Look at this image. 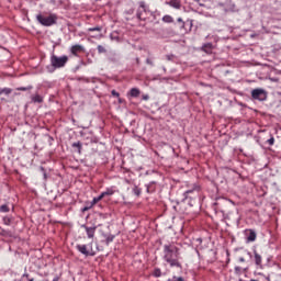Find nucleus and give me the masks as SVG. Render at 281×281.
<instances>
[{"mask_svg": "<svg viewBox=\"0 0 281 281\" xmlns=\"http://www.w3.org/2000/svg\"><path fill=\"white\" fill-rule=\"evenodd\" d=\"M199 192H201V187H199V184H193L191 189L184 192L183 196L184 199H194Z\"/></svg>", "mask_w": 281, "mask_h": 281, "instance_id": "nucleus-6", "label": "nucleus"}, {"mask_svg": "<svg viewBox=\"0 0 281 281\" xmlns=\"http://www.w3.org/2000/svg\"><path fill=\"white\" fill-rule=\"evenodd\" d=\"M202 49H203V52H205L206 54H212V49H213L212 43L204 44V45L202 46Z\"/></svg>", "mask_w": 281, "mask_h": 281, "instance_id": "nucleus-14", "label": "nucleus"}, {"mask_svg": "<svg viewBox=\"0 0 281 281\" xmlns=\"http://www.w3.org/2000/svg\"><path fill=\"white\" fill-rule=\"evenodd\" d=\"M91 207H93V206H91V202H90V205L85 206V207L82 209V212H88V210H91Z\"/></svg>", "mask_w": 281, "mask_h": 281, "instance_id": "nucleus-33", "label": "nucleus"}, {"mask_svg": "<svg viewBox=\"0 0 281 281\" xmlns=\"http://www.w3.org/2000/svg\"><path fill=\"white\" fill-rule=\"evenodd\" d=\"M166 58L167 60H172L175 58V55H167Z\"/></svg>", "mask_w": 281, "mask_h": 281, "instance_id": "nucleus-34", "label": "nucleus"}, {"mask_svg": "<svg viewBox=\"0 0 281 281\" xmlns=\"http://www.w3.org/2000/svg\"><path fill=\"white\" fill-rule=\"evenodd\" d=\"M154 276H155V278H161V270L160 269H155L154 270Z\"/></svg>", "mask_w": 281, "mask_h": 281, "instance_id": "nucleus-28", "label": "nucleus"}, {"mask_svg": "<svg viewBox=\"0 0 281 281\" xmlns=\"http://www.w3.org/2000/svg\"><path fill=\"white\" fill-rule=\"evenodd\" d=\"M76 249L79 251V254H82V256H95V251H93L92 245L89 247L87 245H77Z\"/></svg>", "mask_w": 281, "mask_h": 281, "instance_id": "nucleus-5", "label": "nucleus"}, {"mask_svg": "<svg viewBox=\"0 0 281 281\" xmlns=\"http://www.w3.org/2000/svg\"><path fill=\"white\" fill-rule=\"evenodd\" d=\"M36 20L41 25L45 27H50V25H56V21H58V16L56 14H49L48 16H43L42 14L36 15Z\"/></svg>", "mask_w": 281, "mask_h": 281, "instance_id": "nucleus-2", "label": "nucleus"}, {"mask_svg": "<svg viewBox=\"0 0 281 281\" xmlns=\"http://www.w3.org/2000/svg\"><path fill=\"white\" fill-rule=\"evenodd\" d=\"M82 227L86 229L88 238H93V236H95V229H97L95 226L94 227H89L87 225H83Z\"/></svg>", "mask_w": 281, "mask_h": 281, "instance_id": "nucleus-9", "label": "nucleus"}, {"mask_svg": "<svg viewBox=\"0 0 281 281\" xmlns=\"http://www.w3.org/2000/svg\"><path fill=\"white\" fill-rule=\"evenodd\" d=\"M72 148H78V150L80 153V150H82V143H80V142L74 143Z\"/></svg>", "mask_w": 281, "mask_h": 281, "instance_id": "nucleus-23", "label": "nucleus"}, {"mask_svg": "<svg viewBox=\"0 0 281 281\" xmlns=\"http://www.w3.org/2000/svg\"><path fill=\"white\" fill-rule=\"evenodd\" d=\"M10 93H12V89L10 88H4L2 90H0V95H10Z\"/></svg>", "mask_w": 281, "mask_h": 281, "instance_id": "nucleus-19", "label": "nucleus"}, {"mask_svg": "<svg viewBox=\"0 0 281 281\" xmlns=\"http://www.w3.org/2000/svg\"><path fill=\"white\" fill-rule=\"evenodd\" d=\"M178 23H182V25H183V19H181V18H178Z\"/></svg>", "mask_w": 281, "mask_h": 281, "instance_id": "nucleus-36", "label": "nucleus"}, {"mask_svg": "<svg viewBox=\"0 0 281 281\" xmlns=\"http://www.w3.org/2000/svg\"><path fill=\"white\" fill-rule=\"evenodd\" d=\"M148 94L143 95V100H148Z\"/></svg>", "mask_w": 281, "mask_h": 281, "instance_id": "nucleus-38", "label": "nucleus"}, {"mask_svg": "<svg viewBox=\"0 0 281 281\" xmlns=\"http://www.w3.org/2000/svg\"><path fill=\"white\" fill-rule=\"evenodd\" d=\"M196 243H199L200 245L203 243V239H201V238H198L196 239Z\"/></svg>", "mask_w": 281, "mask_h": 281, "instance_id": "nucleus-37", "label": "nucleus"}, {"mask_svg": "<svg viewBox=\"0 0 281 281\" xmlns=\"http://www.w3.org/2000/svg\"><path fill=\"white\" fill-rule=\"evenodd\" d=\"M274 142H276V139L273 137L269 138L268 139L269 146H273Z\"/></svg>", "mask_w": 281, "mask_h": 281, "instance_id": "nucleus-32", "label": "nucleus"}, {"mask_svg": "<svg viewBox=\"0 0 281 281\" xmlns=\"http://www.w3.org/2000/svg\"><path fill=\"white\" fill-rule=\"evenodd\" d=\"M239 262H245V258H239Z\"/></svg>", "mask_w": 281, "mask_h": 281, "instance_id": "nucleus-39", "label": "nucleus"}, {"mask_svg": "<svg viewBox=\"0 0 281 281\" xmlns=\"http://www.w3.org/2000/svg\"><path fill=\"white\" fill-rule=\"evenodd\" d=\"M67 63H69V57L67 55H64L61 57L52 55V57H50V65L55 69H60V68L65 67L67 65Z\"/></svg>", "mask_w": 281, "mask_h": 281, "instance_id": "nucleus-3", "label": "nucleus"}, {"mask_svg": "<svg viewBox=\"0 0 281 281\" xmlns=\"http://www.w3.org/2000/svg\"><path fill=\"white\" fill-rule=\"evenodd\" d=\"M164 23H172L175 20L170 15H165L162 18Z\"/></svg>", "mask_w": 281, "mask_h": 281, "instance_id": "nucleus-21", "label": "nucleus"}, {"mask_svg": "<svg viewBox=\"0 0 281 281\" xmlns=\"http://www.w3.org/2000/svg\"><path fill=\"white\" fill-rule=\"evenodd\" d=\"M85 49V47L82 45H74L70 48L71 55L72 56H78V54H80V52H82Z\"/></svg>", "mask_w": 281, "mask_h": 281, "instance_id": "nucleus-8", "label": "nucleus"}, {"mask_svg": "<svg viewBox=\"0 0 281 281\" xmlns=\"http://www.w3.org/2000/svg\"><path fill=\"white\" fill-rule=\"evenodd\" d=\"M255 254V265H257V267H260L262 265V256H260V254H258V251H254Z\"/></svg>", "mask_w": 281, "mask_h": 281, "instance_id": "nucleus-12", "label": "nucleus"}, {"mask_svg": "<svg viewBox=\"0 0 281 281\" xmlns=\"http://www.w3.org/2000/svg\"><path fill=\"white\" fill-rule=\"evenodd\" d=\"M111 93L114 95V98H120V92L112 90Z\"/></svg>", "mask_w": 281, "mask_h": 281, "instance_id": "nucleus-31", "label": "nucleus"}, {"mask_svg": "<svg viewBox=\"0 0 281 281\" xmlns=\"http://www.w3.org/2000/svg\"><path fill=\"white\" fill-rule=\"evenodd\" d=\"M252 100H258L259 102H265L267 100V92L262 88H256L251 91Z\"/></svg>", "mask_w": 281, "mask_h": 281, "instance_id": "nucleus-4", "label": "nucleus"}, {"mask_svg": "<svg viewBox=\"0 0 281 281\" xmlns=\"http://www.w3.org/2000/svg\"><path fill=\"white\" fill-rule=\"evenodd\" d=\"M97 49H98V53H99V54H106V48H104V46H102V45H99V46L97 47Z\"/></svg>", "mask_w": 281, "mask_h": 281, "instance_id": "nucleus-24", "label": "nucleus"}, {"mask_svg": "<svg viewBox=\"0 0 281 281\" xmlns=\"http://www.w3.org/2000/svg\"><path fill=\"white\" fill-rule=\"evenodd\" d=\"M3 223H4V225H10V223H11L10 217H3Z\"/></svg>", "mask_w": 281, "mask_h": 281, "instance_id": "nucleus-30", "label": "nucleus"}, {"mask_svg": "<svg viewBox=\"0 0 281 281\" xmlns=\"http://www.w3.org/2000/svg\"><path fill=\"white\" fill-rule=\"evenodd\" d=\"M225 12H236V4H234V2H232V1H229L225 8Z\"/></svg>", "mask_w": 281, "mask_h": 281, "instance_id": "nucleus-13", "label": "nucleus"}, {"mask_svg": "<svg viewBox=\"0 0 281 281\" xmlns=\"http://www.w3.org/2000/svg\"><path fill=\"white\" fill-rule=\"evenodd\" d=\"M32 102L41 104L43 102V97H41L40 94H35L33 97H31Z\"/></svg>", "mask_w": 281, "mask_h": 281, "instance_id": "nucleus-15", "label": "nucleus"}, {"mask_svg": "<svg viewBox=\"0 0 281 281\" xmlns=\"http://www.w3.org/2000/svg\"><path fill=\"white\" fill-rule=\"evenodd\" d=\"M22 280L34 281V278H31V279H30V274L24 273V274L22 276Z\"/></svg>", "mask_w": 281, "mask_h": 281, "instance_id": "nucleus-29", "label": "nucleus"}, {"mask_svg": "<svg viewBox=\"0 0 281 281\" xmlns=\"http://www.w3.org/2000/svg\"><path fill=\"white\" fill-rule=\"evenodd\" d=\"M146 64H147V65H150L151 67H153V65H154V64H153V60H150V58H147V59H146Z\"/></svg>", "mask_w": 281, "mask_h": 281, "instance_id": "nucleus-35", "label": "nucleus"}, {"mask_svg": "<svg viewBox=\"0 0 281 281\" xmlns=\"http://www.w3.org/2000/svg\"><path fill=\"white\" fill-rule=\"evenodd\" d=\"M88 32H102V27H100V26L90 27V29H88Z\"/></svg>", "mask_w": 281, "mask_h": 281, "instance_id": "nucleus-27", "label": "nucleus"}, {"mask_svg": "<svg viewBox=\"0 0 281 281\" xmlns=\"http://www.w3.org/2000/svg\"><path fill=\"white\" fill-rule=\"evenodd\" d=\"M103 199L104 196H113L115 194V191L113 189H106L104 192L101 193Z\"/></svg>", "mask_w": 281, "mask_h": 281, "instance_id": "nucleus-18", "label": "nucleus"}, {"mask_svg": "<svg viewBox=\"0 0 281 281\" xmlns=\"http://www.w3.org/2000/svg\"><path fill=\"white\" fill-rule=\"evenodd\" d=\"M162 254L165 262H167L170 267L181 269V261H179V258H181V248H179L177 244H165L162 247Z\"/></svg>", "mask_w": 281, "mask_h": 281, "instance_id": "nucleus-1", "label": "nucleus"}, {"mask_svg": "<svg viewBox=\"0 0 281 281\" xmlns=\"http://www.w3.org/2000/svg\"><path fill=\"white\" fill-rule=\"evenodd\" d=\"M0 212H3V213L10 212V206H8V204H2L0 206Z\"/></svg>", "mask_w": 281, "mask_h": 281, "instance_id": "nucleus-22", "label": "nucleus"}, {"mask_svg": "<svg viewBox=\"0 0 281 281\" xmlns=\"http://www.w3.org/2000/svg\"><path fill=\"white\" fill-rule=\"evenodd\" d=\"M130 95L132 98H139V89L137 88H132L131 91H130Z\"/></svg>", "mask_w": 281, "mask_h": 281, "instance_id": "nucleus-16", "label": "nucleus"}, {"mask_svg": "<svg viewBox=\"0 0 281 281\" xmlns=\"http://www.w3.org/2000/svg\"><path fill=\"white\" fill-rule=\"evenodd\" d=\"M32 89H34V87H32V86L19 87V88H16V91H32Z\"/></svg>", "mask_w": 281, "mask_h": 281, "instance_id": "nucleus-20", "label": "nucleus"}, {"mask_svg": "<svg viewBox=\"0 0 281 281\" xmlns=\"http://www.w3.org/2000/svg\"><path fill=\"white\" fill-rule=\"evenodd\" d=\"M167 5H170L171 8H175L176 10L181 9V2L179 0H170L167 2Z\"/></svg>", "mask_w": 281, "mask_h": 281, "instance_id": "nucleus-11", "label": "nucleus"}, {"mask_svg": "<svg viewBox=\"0 0 281 281\" xmlns=\"http://www.w3.org/2000/svg\"><path fill=\"white\" fill-rule=\"evenodd\" d=\"M115 238V236L111 235V236H108L105 238V245H111V243H113V239Z\"/></svg>", "mask_w": 281, "mask_h": 281, "instance_id": "nucleus-25", "label": "nucleus"}, {"mask_svg": "<svg viewBox=\"0 0 281 281\" xmlns=\"http://www.w3.org/2000/svg\"><path fill=\"white\" fill-rule=\"evenodd\" d=\"M103 199H104V195H102V193H101L99 196L93 198V200L90 202V203H91V206H93V205L100 203V201H102Z\"/></svg>", "mask_w": 281, "mask_h": 281, "instance_id": "nucleus-17", "label": "nucleus"}, {"mask_svg": "<svg viewBox=\"0 0 281 281\" xmlns=\"http://www.w3.org/2000/svg\"><path fill=\"white\" fill-rule=\"evenodd\" d=\"M142 12H146V2L144 1L139 2V8L136 13L137 19H142Z\"/></svg>", "mask_w": 281, "mask_h": 281, "instance_id": "nucleus-10", "label": "nucleus"}, {"mask_svg": "<svg viewBox=\"0 0 281 281\" xmlns=\"http://www.w3.org/2000/svg\"><path fill=\"white\" fill-rule=\"evenodd\" d=\"M168 281H186V279H183V277H172L171 279H168Z\"/></svg>", "mask_w": 281, "mask_h": 281, "instance_id": "nucleus-26", "label": "nucleus"}, {"mask_svg": "<svg viewBox=\"0 0 281 281\" xmlns=\"http://www.w3.org/2000/svg\"><path fill=\"white\" fill-rule=\"evenodd\" d=\"M246 236H247L246 238L247 243L256 241V238H257L256 231L254 229L246 231Z\"/></svg>", "mask_w": 281, "mask_h": 281, "instance_id": "nucleus-7", "label": "nucleus"}]
</instances>
